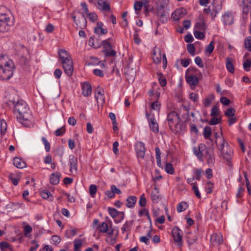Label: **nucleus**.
I'll return each mask as SVG.
<instances>
[{
	"label": "nucleus",
	"mask_w": 251,
	"mask_h": 251,
	"mask_svg": "<svg viewBox=\"0 0 251 251\" xmlns=\"http://www.w3.org/2000/svg\"><path fill=\"white\" fill-rule=\"evenodd\" d=\"M10 105L14 107L13 112L16 115L18 121L24 126L29 127L32 125L31 116L28 114L29 108L26 103L23 100H9Z\"/></svg>",
	"instance_id": "nucleus-1"
},
{
	"label": "nucleus",
	"mask_w": 251,
	"mask_h": 251,
	"mask_svg": "<svg viewBox=\"0 0 251 251\" xmlns=\"http://www.w3.org/2000/svg\"><path fill=\"white\" fill-rule=\"evenodd\" d=\"M14 64L5 55L0 56V77L2 80H8L13 75Z\"/></svg>",
	"instance_id": "nucleus-2"
},
{
	"label": "nucleus",
	"mask_w": 251,
	"mask_h": 251,
	"mask_svg": "<svg viewBox=\"0 0 251 251\" xmlns=\"http://www.w3.org/2000/svg\"><path fill=\"white\" fill-rule=\"evenodd\" d=\"M167 121L169 127L173 132L179 133L181 131V119L176 112L171 111L169 112L167 115Z\"/></svg>",
	"instance_id": "nucleus-3"
},
{
	"label": "nucleus",
	"mask_w": 251,
	"mask_h": 251,
	"mask_svg": "<svg viewBox=\"0 0 251 251\" xmlns=\"http://www.w3.org/2000/svg\"><path fill=\"white\" fill-rule=\"evenodd\" d=\"M58 55L61 60L65 73L68 76H71L73 73L74 68L73 60L70 55L66 50L62 49L59 50Z\"/></svg>",
	"instance_id": "nucleus-4"
},
{
	"label": "nucleus",
	"mask_w": 251,
	"mask_h": 251,
	"mask_svg": "<svg viewBox=\"0 0 251 251\" xmlns=\"http://www.w3.org/2000/svg\"><path fill=\"white\" fill-rule=\"evenodd\" d=\"M10 18L5 14H0V32H5L9 30Z\"/></svg>",
	"instance_id": "nucleus-5"
},
{
	"label": "nucleus",
	"mask_w": 251,
	"mask_h": 251,
	"mask_svg": "<svg viewBox=\"0 0 251 251\" xmlns=\"http://www.w3.org/2000/svg\"><path fill=\"white\" fill-rule=\"evenodd\" d=\"M146 116L149 122L151 130L154 133H158L159 131V126L154 115L146 112Z\"/></svg>",
	"instance_id": "nucleus-6"
},
{
	"label": "nucleus",
	"mask_w": 251,
	"mask_h": 251,
	"mask_svg": "<svg viewBox=\"0 0 251 251\" xmlns=\"http://www.w3.org/2000/svg\"><path fill=\"white\" fill-rule=\"evenodd\" d=\"M181 232L182 231L177 226H175L172 230L174 241L177 243L178 246L179 247L182 245V235H181Z\"/></svg>",
	"instance_id": "nucleus-7"
},
{
	"label": "nucleus",
	"mask_w": 251,
	"mask_h": 251,
	"mask_svg": "<svg viewBox=\"0 0 251 251\" xmlns=\"http://www.w3.org/2000/svg\"><path fill=\"white\" fill-rule=\"evenodd\" d=\"M97 228L100 232L107 233L108 235H113L115 231V229L112 227L111 225L109 226L105 222L100 223Z\"/></svg>",
	"instance_id": "nucleus-8"
},
{
	"label": "nucleus",
	"mask_w": 251,
	"mask_h": 251,
	"mask_svg": "<svg viewBox=\"0 0 251 251\" xmlns=\"http://www.w3.org/2000/svg\"><path fill=\"white\" fill-rule=\"evenodd\" d=\"M203 157L206 160L207 163L209 166L214 165L215 163L214 152L212 149L206 148L203 152Z\"/></svg>",
	"instance_id": "nucleus-9"
},
{
	"label": "nucleus",
	"mask_w": 251,
	"mask_h": 251,
	"mask_svg": "<svg viewBox=\"0 0 251 251\" xmlns=\"http://www.w3.org/2000/svg\"><path fill=\"white\" fill-rule=\"evenodd\" d=\"M207 148L206 146L202 143L199 144L198 147H194L193 148L194 154L198 157L200 161H203V152Z\"/></svg>",
	"instance_id": "nucleus-10"
},
{
	"label": "nucleus",
	"mask_w": 251,
	"mask_h": 251,
	"mask_svg": "<svg viewBox=\"0 0 251 251\" xmlns=\"http://www.w3.org/2000/svg\"><path fill=\"white\" fill-rule=\"evenodd\" d=\"M212 6V8L211 16L212 18L214 19L222 8V1L219 2L218 0H213Z\"/></svg>",
	"instance_id": "nucleus-11"
},
{
	"label": "nucleus",
	"mask_w": 251,
	"mask_h": 251,
	"mask_svg": "<svg viewBox=\"0 0 251 251\" xmlns=\"http://www.w3.org/2000/svg\"><path fill=\"white\" fill-rule=\"evenodd\" d=\"M222 20L225 25H229L233 24L234 16L230 11H227L222 15Z\"/></svg>",
	"instance_id": "nucleus-12"
},
{
	"label": "nucleus",
	"mask_w": 251,
	"mask_h": 251,
	"mask_svg": "<svg viewBox=\"0 0 251 251\" xmlns=\"http://www.w3.org/2000/svg\"><path fill=\"white\" fill-rule=\"evenodd\" d=\"M135 151L138 158H144L146 152L145 144L142 142H138L135 145Z\"/></svg>",
	"instance_id": "nucleus-13"
},
{
	"label": "nucleus",
	"mask_w": 251,
	"mask_h": 251,
	"mask_svg": "<svg viewBox=\"0 0 251 251\" xmlns=\"http://www.w3.org/2000/svg\"><path fill=\"white\" fill-rule=\"evenodd\" d=\"M186 14V10L184 8H179L176 10L172 14V18L175 21H179Z\"/></svg>",
	"instance_id": "nucleus-14"
},
{
	"label": "nucleus",
	"mask_w": 251,
	"mask_h": 251,
	"mask_svg": "<svg viewBox=\"0 0 251 251\" xmlns=\"http://www.w3.org/2000/svg\"><path fill=\"white\" fill-rule=\"evenodd\" d=\"M77 158L74 155H70L69 156V166L70 171L73 173L76 172L77 170Z\"/></svg>",
	"instance_id": "nucleus-15"
},
{
	"label": "nucleus",
	"mask_w": 251,
	"mask_h": 251,
	"mask_svg": "<svg viewBox=\"0 0 251 251\" xmlns=\"http://www.w3.org/2000/svg\"><path fill=\"white\" fill-rule=\"evenodd\" d=\"M210 242L213 246H218L221 244L223 242L222 235L217 233L213 234L211 236Z\"/></svg>",
	"instance_id": "nucleus-16"
},
{
	"label": "nucleus",
	"mask_w": 251,
	"mask_h": 251,
	"mask_svg": "<svg viewBox=\"0 0 251 251\" xmlns=\"http://www.w3.org/2000/svg\"><path fill=\"white\" fill-rule=\"evenodd\" d=\"M103 24L102 22H99L97 23L96 26L94 28L95 33L98 35H102L107 33L106 28H103Z\"/></svg>",
	"instance_id": "nucleus-17"
},
{
	"label": "nucleus",
	"mask_w": 251,
	"mask_h": 251,
	"mask_svg": "<svg viewBox=\"0 0 251 251\" xmlns=\"http://www.w3.org/2000/svg\"><path fill=\"white\" fill-rule=\"evenodd\" d=\"M81 88L82 90V94L85 96L88 97L92 93V86L91 84L86 81L81 85Z\"/></svg>",
	"instance_id": "nucleus-18"
},
{
	"label": "nucleus",
	"mask_w": 251,
	"mask_h": 251,
	"mask_svg": "<svg viewBox=\"0 0 251 251\" xmlns=\"http://www.w3.org/2000/svg\"><path fill=\"white\" fill-rule=\"evenodd\" d=\"M186 80L187 83L191 86H196L199 83L198 77L195 75H186Z\"/></svg>",
	"instance_id": "nucleus-19"
},
{
	"label": "nucleus",
	"mask_w": 251,
	"mask_h": 251,
	"mask_svg": "<svg viewBox=\"0 0 251 251\" xmlns=\"http://www.w3.org/2000/svg\"><path fill=\"white\" fill-rule=\"evenodd\" d=\"M226 149L224 151L222 152L223 157L227 161H229L231 159L232 154L233 153L232 149L229 147L228 144L226 143Z\"/></svg>",
	"instance_id": "nucleus-20"
},
{
	"label": "nucleus",
	"mask_w": 251,
	"mask_h": 251,
	"mask_svg": "<svg viewBox=\"0 0 251 251\" xmlns=\"http://www.w3.org/2000/svg\"><path fill=\"white\" fill-rule=\"evenodd\" d=\"M97 4L100 10L104 11H108L110 10V6L106 0H98Z\"/></svg>",
	"instance_id": "nucleus-21"
},
{
	"label": "nucleus",
	"mask_w": 251,
	"mask_h": 251,
	"mask_svg": "<svg viewBox=\"0 0 251 251\" xmlns=\"http://www.w3.org/2000/svg\"><path fill=\"white\" fill-rule=\"evenodd\" d=\"M60 176L61 174L58 172L51 174L50 176V183L52 185H57L59 182Z\"/></svg>",
	"instance_id": "nucleus-22"
},
{
	"label": "nucleus",
	"mask_w": 251,
	"mask_h": 251,
	"mask_svg": "<svg viewBox=\"0 0 251 251\" xmlns=\"http://www.w3.org/2000/svg\"><path fill=\"white\" fill-rule=\"evenodd\" d=\"M125 75L128 80H133L136 76V71L133 69H130L129 66H127L125 69Z\"/></svg>",
	"instance_id": "nucleus-23"
},
{
	"label": "nucleus",
	"mask_w": 251,
	"mask_h": 251,
	"mask_svg": "<svg viewBox=\"0 0 251 251\" xmlns=\"http://www.w3.org/2000/svg\"><path fill=\"white\" fill-rule=\"evenodd\" d=\"M13 164L16 167L20 169H23L26 167L25 162L18 157L13 158Z\"/></svg>",
	"instance_id": "nucleus-24"
},
{
	"label": "nucleus",
	"mask_w": 251,
	"mask_h": 251,
	"mask_svg": "<svg viewBox=\"0 0 251 251\" xmlns=\"http://www.w3.org/2000/svg\"><path fill=\"white\" fill-rule=\"evenodd\" d=\"M151 200L154 203H157L160 199L158 189L155 187L151 193Z\"/></svg>",
	"instance_id": "nucleus-25"
},
{
	"label": "nucleus",
	"mask_w": 251,
	"mask_h": 251,
	"mask_svg": "<svg viewBox=\"0 0 251 251\" xmlns=\"http://www.w3.org/2000/svg\"><path fill=\"white\" fill-rule=\"evenodd\" d=\"M215 137L217 139V140L216 141V143L217 145H218L217 142L218 141V140H219V141L221 142V145L219 146H218V148H219V150H220L221 152H222L224 151L225 150H226V144L225 143V139L222 137H221L220 136H218L217 133H215Z\"/></svg>",
	"instance_id": "nucleus-26"
},
{
	"label": "nucleus",
	"mask_w": 251,
	"mask_h": 251,
	"mask_svg": "<svg viewBox=\"0 0 251 251\" xmlns=\"http://www.w3.org/2000/svg\"><path fill=\"white\" fill-rule=\"evenodd\" d=\"M157 14L159 20L162 23L167 22L169 14L166 10L158 11H157Z\"/></svg>",
	"instance_id": "nucleus-27"
},
{
	"label": "nucleus",
	"mask_w": 251,
	"mask_h": 251,
	"mask_svg": "<svg viewBox=\"0 0 251 251\" xmlns=\"http://www.w3.org/2000/svg\"><path fill=\"white\" fill-rule=\"evenodd\" d=\"M137 201V198L135 196L128 197L126 199V206L128 208L134 207Z\"/></svg>",
	"instance_id": "nucleus-28"
},
{
	"label": "nucleus",
	"mask_w": 251,
	"mask_h": 251,
	"mask_svg": "<svg viewBox=\"0 0 251 251\" xmlns=\"http://www.w3.org/2000/svg\"><path fill=\"white\" fill-rule=\"evenodd\" d=\"M41 196L44 199H49L52 201L53 200V197L50 192L47 190H43L40 192Z\"/></svg>",
	"instance_id": "nucleus-29"
},
{
	"label": "nucleus",
	"mask_w": 251,
	"mask_h": 251,
	"mask_svg": "<svg viewBox=\"0 0 251 251\" xmlns=\"http://www.w3.org/2000/svg\"><path fill=\"white\" fill-rule=\"evenodd\" d=\"M114 234V236H112V235H109L106 239V242L111 245H113L115 244L116 242L117 236L118 234V230H115L114 234Z\"/></svg>",
	"instance_id": "nucleus-30"
},
{
	"label": "nucleus",
	"mask_w": 251,
	"mask_h": 251,
	"mask_svg": "<svg viewBox=\"0 0 251 251\" xmlns=\"http://www.w3.org/2000/svg\"><path fill=\"white\" fill-rule=\"evenodd\" d=\"M226 68L228 72L233 73L234 72V67L230 58L227 57L226 58Z\"/></svg>",
	"instance_id": "nucleus-31"
},
{
	"label": "nucleus",
	"mask_w": 251,
	"mask_h": 251,
	"mask_svg": "<svg viewBox=\"0 0 251 251\" xmlns=\"http://www.w3.org/2000/svg\"><path fill=\"white\" fill-rule=\"evenodd\" d=\"M250 32L251 33V28L250 29ZM244 46L249 51L251 52V36H248L245 38L244 40Z\"/></svg>",
	"instance_id": "nucleus-32"
},
{
	"label": "nucleus",
	"mask_w": 251,
	"mask_h": 251,
	"mask_svg": "<svg viewBox=\"0 0 251 251\" xmlns=\"http://www.w3.org/2000/svg\"><path fill=\"white\" fill-rule=\"evenodd\" d=\"M188 207V204L186 202L182 201L179 203L177 206V211L178 212H181L185 211Z\"/></svg>",
	"instance_id": "nucleus-33"
},
{
	"label": "nucleus",
	"mask_w": 251,
	"mask_h": 251,
	"mask_svg": "<svg viewBox=\"0 0 251 251\" xmlns=\"http://www.w3.org/2000/svg\"><path fill=\"white\" fill-rule=\"evenodd\" d=\"M157 75L158 77L160 85L162 87L166 86L167 81L163 75L161 73L159 72L157 73Z\"/></svg>",
	"instance_id": "nucleus-34"
},
{
	"label": "nucleus",
	"mask_w": 251,
	"mask_h": 251,
	"mask_svg": "<svg viewBox=\"0 0 251 251\" xmlns=\"http://www.w3.org/2000/svg\"><path fill=\"white\" fill-rule=\"evenodd\" d=\"M155 151L157 164L159 167H160L161 165L160 150L158 147H156L155 148Z\"/></svg>",
	"instance_id": "nucleus-35"
},
{
	"label": "nucleus",
	"mask_w": 251,
	"mask_h": 251,
	"mask_svg": "<svg viewBox=\"0 0 251 251\" xmlns=\"http://www.w3.org/2000/svg\"><path fill=\"white\" fill-rule=\"evenodd\" d=\"M187 241L189 245L193 244L196 242L197 240V237L194 234L190 233L189 235H187L186 236Z\"/></svg>",
	"instance_id": "nucleus-36"
},
{
	"label": "nucleus",
	"mask_w": 251,
	"mask_h": 251,
	"mask_svg": "<svg viewBox=\"0 0 251 251\" xmlns=\"http://www.w3.org/2000/svg\"><path fill=\"white\" fill-rule=\"evenodd\" d=\"M251 67V59H246L243 61V68L247 72L250 71Z\"/></svg>",
	"instance_id": "nucleus-37"
},
{
	"label": "nucleus",
	"mask_w": 251,
	"mask_h": 251,
	"mask_svg": "<svg viewBox=\"0 0 251 251\" xmlns=\"http://www.w3.org/2000/svg\"><path fill=\"white\" fill-rule=\"evenodd\" d=\"M193 171L196 176H195V179L200 180L201 176L202 169L201 168H194Z\"/></svg>",
	"instance_id": "nucleus-38"
},
{
	"label": "nucleus",
	"mask_w": 251,
	"mask_h": 251,
	"mask_svg": "<svg viewBox=\"0 0 251 251\" xmlns=\"http://www.w3.org/2000/svg\"><path fill=\"white\" fill-rule=\"evenodd\" d=\"M89 193L92 198H95L97 191V186L94 184H91L89 188Z\"/></svg>",
	"instance_id": "nucleus-39"
},
{
	"label": "nucleus",
	"mask_w": 251,
	"mask_h": 251,
	"mask_svg": "<svg viewBox=\"0 0 251 251\" xmlns=\"http://www.w3.org/2000/svg\"><path fill=\"white\" fill-rule=\"evenodd\" d=\"M153 61L156 64H159L160 63L161 60V51H159V53L156 54L155 52H154L153 55L152 56Z\"/></svg>",
	"instance_id": "nucleus-40"
},
{
	"label": "nucleus",
	"mask_w": 251,
	"mask_h": 251,
	"mask_svg": "<svg viewBox=\"0 0 251 251\" xmlns=\"http://www.w3.org/2000/svg\"><path fill=\"white\" fill-rule=\"evenodd\" d=\"M108 211L109 215L113 218L118 216L119 211L114 208L108 207Z\"/></svg>",
	"instance_id": "nucleus-41"
},
{
	"label": "nucleus",
	"mask_w": 251,
	"mask_h": 251,
	"mask_svg": "<svg viewBox=\"0 0 251 251\" xmlns=\"http://www.w3.org/2000/svg\"><path fill=\"white\" fill-rule=\"evenodd\" d=\"M110 39V38H108V39L101 41V45L103 46L104 50H108V49L111 50L112 49V45L109 42Z\"/></svg>",
	"instance_id": "nucleus-42"
},
{
	"label": "nucleus",
	"mask_w": 251,
	"mask_h": 251,
	"mask_svg": "<svg viewBox=\"0 0 251 251\" xmlns=\"http://www.w3.org/2000/svg\"><path fill=\"white\" fill-rule=\"evenodd\" d=\"M203 135L205 139L209 138L211 135V129L209 126H206L203 129Z\"/></svg>",
	"instance_id": "nucleus-43"
},
{
	"label": "nucleus",
	"mask_w": 251,
	"mask_h": 251,
	"mask_svg": "<svg viewBox=\"0 0 251 251\" xmlns=\"http://www.w3.org/2000/svg\"><path fill=\"white\" fill-rule=\"evenodd\" d=\"M7 129V124L5 120H0V132L1 134H4Z\"/></svg>",
	"instance_id": "nucleus-44"
},
{
	"label": "nucleus",
	"mask_w": 251,
	"mask_h": 251,
	"mask_svg": "<svg viewBox=\"0 0 251 251\" xmlns=\"http://www.w3.org/2000/svg\"><path fill=\"white\" fill-rule=\"evenodd\" d=\"M191 184L192 185V189L195 193L196 196L199 199H201V194L199 191L198 188L197 186V182L192 183Z\"/></svg>",
	"instance_id": "nucleus-45"
},
{
	"label": "nucleus",
	"mask_w": 251,
	"mask_h": 251,
	"mask_svg": "<svg viewBox=\"0 0 251 251\" xmlns=\"http://www.w3.org/2000/svg\"><path fill=\"white\" fill-rule=\"evenodd\" d=\"M235 110L234 108H229L225 112V115L227 117H233L235 113Z\"/></svg>",
	"instance_id": "nucleus-46"
},
{
	"label": "nucleus",
	"mask_w": 251,
	"mask_h": 251,
	"mask_svg": "<svg viewBox=\"0 0 251 251\" xmlns=\"http://www.w3.org/2000/svg\"><path fill=\"white\" fill-rule=\"evenodd\" d=\"M165 171L168 174H173L174 173V169L172 164L171 163H166Z\"/></svg>",
	"instance_id": "nucleus-47"
},
{
	"label": "nucleus",
	"mask_w": 251,
	"mask_h": 251,
	"mask_svg": "<svg viewBox=\"0 0 251 251\" xmlns=\"http://www.w3.org/2000/svg\"><path fill=\"white\" fill-rule=\"evenodd\" d=\"M42 142H43L44 145H45V150L47 152H49L50 151V143L48 141V140H47V139L44 137H43L42 138Z\"/></svg>",
	"instance_id": "nucleus-48"
},
{
	"label": "nucleus",
	"mask_w": 251,
	"mask_h": 251,
	"mask_svg": "<svg viewBox=\"0 0 251 251\" xmlns=\"http://www.w3.org/2000/svg\"><path fill=\"white\" fill-rule=\"evenodd\" d=\"M214 42L213 41L210 42L209 44L206 47L205 49V52H208L209 53H211L214 50Z\"/></svg>",
	"instance_id": "nucleus-49"
},
{
	"label": "nucleus",
	"mask_w": 251,
	"mask_h": 251,
	"mask_svg": "<svg viewBox=\"0 0 251 251\" xmlns=\"http://www.w3.org/2000/svg\"><path fill=\"white\" fill-rule=\"evenodd\" d=\"M143 6V3L141 1H136L134 4V8L136 12L140 11Z\"/></svg>",
	"instance_id": "nucleus-50"
},
{
	"label": "nucleus",
	"mask_w": 251,
	"mask_h": 251,
	"mask_svg": "<svg viewBox=\"0 0 251 251\" xmlns=\"http://www.w3.org/2000/svg\"><path fill=\"white\" fill-rule=\"evenodd\" d=\"M74 250H79L82 245V241L80 239H75L74 240Z\"/></svg>",
	"instance_id": "nucleus-51"
},
{
	"label": "nucleus",
	"mask_w": 251,
	"mask_h": 251,
	"mask_svg": "<svg viewBox=\"0 0 251 251\" xmlns=\"http://www.w3.org/2000/svg\"><path fill=\"white\" fill-rule=\"evenodd\" d=\"M104 54L106 56H115L116 55V51L112 49L110 50H103Z\"/></svg>",
	"instance_id": "nucleus-52"
},
{
	"label": "nucleus",
	"mask_w": 251,
	"mask_h": 251,
	"mask_svg": "<svg viewBox=\"0 0 251 251\" xmlns=\"http://www.w3.org/2000/svg\"><path fill=\"white\" fill-rule=\"evenodd\" d=\"M147 203V200L146 198L145 197V195L142 194L139 199V204L142 207H145Z\"/></svg>",
	"instance_id": "nucleus-53"
},
{
	"label": "nucleus",
	"mask_w": 251,
	"mask_h": 251,
	"mask_svg": "<svg viewBox=\"0 0 251 251\" xmlns=\"http://www.w3.org/2000/svg\"><path fill=\"white\" fill-rule=\"evenodd\" d=\"M219 113V110L218 106L214 105L211 110L210 115L211 116H216L218 115Z\"/></svg>",
	"instance_id": "nucleus-54"
},
{
	"label": "nucleus",
	"mask_w": 251,
	"mask_h": 251,
	"mask_svg": "<svg viewBox=\"0 0 251 251\" xmlns=\"http://www.w3.org/2000/svg\"><path fill=\"white\" fill-rule=\"evenodd\" d=\"M194 35L196 38L198 39H203L204 38V33L199 31H194Z\"/></svg>",
	"instance_id": "nucleus-55"
},
{
	"label": "nucleus",
	"mask_w": 251,
	"mask_h": 251,
	"mask_svg": "<svg viewBox=\"0 0 251 251\" xmlns=\"http://www.w3.org/2000/svg\"><path fill=\"white\" fill-rule=\"evenodd\" d=\"M51 239L52 240L53 243L55 245H57L59 244L61 241L60 237L57 235H53L51 237Z\"/></svg>",
	"instance_id": "nucleus-56"
},
{
	"label": "nucleus",
	"mask_w": 251,
	"mask_h": 251,
	"mask_svg": "<svg viewBox=\"0 0 251 251\" xmlns=\"http://www.w3.org/2000/svg\"><path fill=\"white\" fill-rule=\"evenodd\" d=\"M195 62L200 68H203L204 67L202 61L199 56H197L195 58Z\"/></svg>",
	"instance_id": "nucleus-57"
},
{
	"label": "nucleus",
	"mask_w": 251,
	"mask_h": 251,
	"mask_svg": "<svg viewBox=\"0 0 251 251\" xmlns=\"http://www.w3.org/2000/svg\"><path fill=\"white\" fill-rule=\"evenodd\" d=\"M187 50L192 55H194L195 47L193 44H188L187 47Z\"/></svg>",
	"instance_id": "nucleus-58"
},
{
	"label": "nucleus",
	"mask_w": 251,
	"mask_h": 251,
	"mask_svg": "<svg viewBox=\"0 0 251 251\" xmlns=\"http://www.w3.org/2000/svg\"><path fill=\"white\" fill-rule=\"evenodd\" d=\"M160 104L158 101H155L151 103V109L159 110Z\"/></svg>",
	"instance_id": "nucleus-59"
},
{
	"label": "nucleus",
	"mask_w": 251,
	"mask_h": 251,
	"mask_svg": "<svg viewBox=\"0 0 251 251\" xmlns=\"http://www.w3.org/2000/svg\"><path fill=\"white\" fill-rule=\"evenodd\" d=\"M87 15L89 20L93 22H95L97 20V15L94 13H89Z\"/></svg>",
	"instance_id": "nucleus-60"
},
{
	"label": "nucleus",
	"mask_w": 251,
	"mask_h": 251,
	"mask_svg": "<svg viewBox=\"0 0 251 251\" xmlns=\"http://www.w3.org/2000/svg\"><path fill=\"white\" fill-rule=\"evenodd\" d=\"M195 27L200 30H204L205 29V25L204 22H198L195 25Z\"/></svg>",
	"instance_id": "nucleus-61"
},
{
	"label": "nucleus",
	"mask_w": 251,
	"mask_h": 251,
	"mask_svg": "<svg viewBox=\"0 0 251 251\" xmlns=\"http://www.w3.org/2000/svg\"><path fill=\"white\" fill-rule=\"evenodd\" d=\"M213 117L209 121V125H216L219 123V121H221L220 119H219L218 118L215 116H212Z\"/></svg>",
	"instance_id": "nucleus-62"
},
{
	"label": "nucleus",
	"mask_w": 251,
	"mask_h": 251,
	"mask_svg": "<svg viewBox=\"0 0 251 251\" xmlns=\"http://www.w3.org/2000/svg\"><path fill=\"white\" fill-rule=\"evenodd\" d=\"M131 225H132L131 222L126 221L121 228L123 233L126 232L127 230L128 227Z\"/></svg>",
	"instance_id": "nucleus-63"
},
{
	"label": "nucleus",
	"mask_w": 251,
	"mask_h": 251,
	"mask_svg": "<svg viewBox=\"0 0 251 251\" xmlns=\"http://www.w3.org/2000/svg\"><path fill=\"white\" fill-rule=\"evenodd\" d=\"M93 74L98 76L102 77L104 76L103 72L99 69H96L93 70Z\"/></svg>",
	"instance_id": "nucleus-64"
}]
</instances>
